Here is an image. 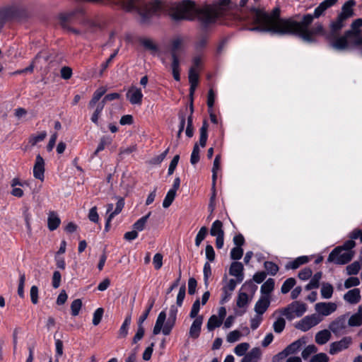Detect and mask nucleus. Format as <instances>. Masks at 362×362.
I'll return each instance as SVG.
<instances>
[{
  "mask_svg": "<svg viewBox=\"0 0 362 362\" xmlns=\"http://www.w3.org/2000/svg\"><path fill=\"white\" fill-rule=\"evenodd\" d=\"M106 88L105 87H100L98 88L93 93L91 100L89 101L88 107L89 109H93L97 103H98L100 98L106 93Z\"/></svg>",
  "mask_w": 362,
  "mask_h": 362,
  "instance_id": "nucleus-27",
  "label": "nucleus"
},
{
  "mask_svg": "<svg viewBox=\"0 0 362 362\" xmlns=\"http://www.w3.org/2000/svg\"><path fill=\"white\" fill-rule=\"evenodd\" d=\"M199 310H200V300H199V299H197L192 305V310L189 313V317L192 319L197 318V317H198V313L199 312Z\"/></svg>",
  "mask_w": 362,
  "mask_h": 362,
  "instance_id": "nucleus-61",
  "label": "nucleus"
},
{
  "mask_svg": "<svg viewBox=\"0 0 362 362\" xmlns=\"http://www.w3.org/2000/svg\"><path fill=\"white\" fill-rule=\"evenodd\" d=\"M249 346H249L248 343H246V342L240 343L235 346V348L234 349V352L238 356H244V355H245L246 351L249 349Z\"/></svg>",
  "mask_w": 362,
  "mask_h": 362,
  "instance_id": "nucleus-52",
  "label": "nucleus"
},
{
  "mask_svg": "<svg viewBox=\"0 0 362 362\" xmlns=\"http://www.w3.org/2000/svg\"><path fill=\"white\" fill-rule=\"evenodd\" d=\"M286 326V321L283 317H279L273 325L274 330L276 333L283 332Z\"/></svg>",
  "mask_w": 362,
  "mask_h": 362,
  "instance_id": "nucleus-51",
  "label": "nucleus"
},
{
  "mask_svg": "<svg viewBox=\"0 0 362 362\" xmlns=\"http://www.w3.org/2000/svg\"><path fill=\"white\" fill-rule=\"evenodd\" d=\"M306 311V305L300 301H294L286 307L282 314L286 316L288 320H292L294 317H301Z\"/></svg>",
  "mask_w": 362,
  "mask_h": 362,
  "instance_id": "nucleus-9",
  "label": "nucleus"
},
{
  "mask_svg": "<svg viewBox=\"0 0 362 362\" xmlns=\"http://www.w3.org/2000/svg\"><path fill=\"white\" fill-rule=\"evenodd\" d=\"M333 286L329 283H323L321 288V296L323 298L329 299L333 293Z\"/></svg>",
  "mask_w": 362,
  "mask_h": 362,
  "instance_id": "nucleus-38",
  "label": "nucleus"
},
{
  "mask_svg": "<svg viewBox=\"0 0 362 362\" xmlns=\"http://www.w3.org/2000/svg\"><path fill=\"white\" fill-rule=\"evenodd\" d=\"M309 258L307 256H301L298 258H296L295 260L290 262L288 264L286 265V269H298L300 265L306 264L308 262Z\"/></svg>",
  "mask_w": 362,
  "mask_h": 362,
  "instance_id": "nucleus-30",
  "label": "nucleus"
},
{
  "mask_svg": "<svg viewBox=\"0 0 362 362\" xmlns=\"http://www.w3.org/2000/svg\"><path fill=\"white\" fill-rule=\"evenodd\" d=\"M347 324L349 327H360L362 325V317L356 313L347 318Z\"/></svg>",
  "mask_w": 362,
  "mask_h": 362,
  "instance_id": "nucleus-39",
  "label": "nucleus"
},
{
  "mask_svg": "<svg viewBox=\"0 0 362 362\" xmlns=\"http://www.w3.org/2000/svg\"><path fill=\"white\" fill-rule=\"evenodd\" d=\"M151 215V212L149 211L146 215L139 218L137 221H136L133 225V228L136 231H142L146 226L148 219Z\"/></svg>",
  "mask_w": 362,
  "mask_h": 362,
  "instance_id": "nucleus-36",
  "label": "nucleus"
},
{
  "mask_svg": "<svg viewBox=\"0 0 362 362\" xmlns=\"http://www.w3.org/2000/svg\"><path fill=\"white\" fill-rule=\"evenodd\" d=\"M305 344L306 338L303 337L286 346V349L279 354V355L288 356L290 354H293L296 353L303 344Z\"/></svg>",
  "mask_w": 362,
  "mask_h": 362,
  "instance_id": "nucleus-16",
  "label": "nucleus"
},
{
  "mask_svg": "<svg viewBox=\"0 0 362 362\" xmlns=\"http://www.w3.org/2000/svg\"><path fill=\"white\" fill-rule=\"evenodd\" d=\"M154 303H155V299L154 298L151 299V300L148 308L145 310V312L143 313L142 315H141L139 317V320H138V324H143L144 322L147 319V317L149 315V313L151 312V309L153 307Z\"/></svg>",
  "mask_w": 362,
  "mask_h": 362,
  "instance_id": "nucleus-58",
  "label": "nucleus"
},
{
  "mask_svg": "<svg viewBox=\"0 0 362 362\" xmlns=\"http://www.w3.org/2000/svg\"><path fill=\"white\" fill-rule=\"evenodd\" d=\"M356 5L355 0H349L341 6V12L337 15L335 20L330 22L329 28L331 29V35H337L346 26V22L354 16V6Z\"/></svg>",
  "mask_w": 362,
  "mask_h": 362,
  "instance_id": "nucleus-3",
  "label": "nucleus"
},
{
  "mask_svg": "<svg viewBox=\"0 0 362 362\" xmlns=\"http://www.w3.org/2000/svg\"><path fill=\"white\" fill-rule=\"evenodd\" d=\"M169 152V148H168L165 151H164L162 153L158 156H156L149 160L148 163L152 165H159L166 157Z\"/></svg>",
  "mask_w": 362,
  "mask_h": 362,
  "instance_id": "nucleus-46",
  "label": "nucleus"
},
{
  "mask_svg": "<svg viewBox=\"0 0 362 362\" xmlns=\"http://www.w3.org/2000/svg\"><path fill=\"white\" fill-rule=\"evenodd\" d=\"M203 273H204V281L205 286L208 287V286H209L208 280H209V278L211 275V265L209 262H206L204 264Z\"/></svg>",
  "mask_w": 362,
  "mask_h": 362,
  "instance_id": "nucleus-56",
  "label": "nucleus"
},
{
  "mask_svg": "<svg viewBox=\"0 0 362 362\" xmlns=\"http://www.w3.org/2000/svg\"><path fill=\"white\" fill-rule=\"evenodd\" d=\"M261 355L259 348H253L250 352L245 355L241 362H257Z\"/></svg>",
  "mask_w": 362,
  "mask_h": 362,
  "instance_id": "nucleus-29",
  "label": "nucleus"
},
{
  "mask_svg": "<svg viewBox=\"0 0 362 362\" xmlns=\"http://www.w3.org/2000/svg\"><path fill=\"white\" fill-rule=\"evenodd\" d=\"M81 23L86 28L84 33H93L95 28L99 26L97 23L88 19L82 21Z\"/></svg>",
  "mask_w": 362,
  "mask_h": 362,
  "instance_id": "nucleus-41",
  "label": "nucleus"
},
{
  "mask_svg": "<svg viewBox=\"0 0 362 362\" xmlns=\"http://www.w3.org/2000/svg\"><path fill=\"white\" fill-rule=\"evenodd\" d=\"M139 42L146 49L152 52H157L158 49L157 45L151 39L141 38Z\"/></svg>",
  "mask_w": 362,
  "mask_h": 362,
  "instance_id": "nucleus-43",
  "label": "nucleus"
},
{
  "mask_svg": "<svg viewBox=\"0 0 362 362\" xmlns=\"http://www.w3.org/2000/svg\"><path fill=\"white\" fill-rule=\"evenodd\" d=\"M254 22L257 24L251 28V30H258L278 34L280 35H292L298 36L303 42L307 43H315L317 40L315 35H322L327 39H332L336 35H331L332 30L327 32L321 23H315L312 29H309L310 25H304L303 18L300 21L294 19L281 18V10L275 7L271 13H268L261 8H251Z\"/></svg>",
  "mask_w": 362,
  "mask_h": 362,
  "instance_id": "nucleus-1",
  "label": "nucleus"
},
{
  "mask_svg": "<svg viewBox=\"0 0 362 362\" xmlns=\"http://www.w3.org/2000/svg\"><path fill=\"white\" fill-rule=\"evenodd\" d=\"M220 160H221V156L217 155L214 160L213 168H212L213 187H214V186L216 185V178H217V170L219 168Z\"/></svg>",
  "mask_w": 362,
  "mask_h": 362,
  "instance_id": "nucleus-42",
  "label": "nucleus"
},
{
  "mask_svg": "<svg viewBox=\"0 0 362 362\" xmlns=\"http://www.w3.org/2000/svg\"><path fill=\"white\" fill-rule=\"evenodd\" d=\"M339 0H324L314 10L313 14H305L303 16L304 25H311L315 18H319L325 15L327 10L334 6Z\"/></svg>",
  "mask_w": 362,
  "mask_h": 362,
  "instance_id": "nucleus-5",
  "label": "nucleus"
},
{
  "mask_svg": "<svg viewBox=\"0 0 362 362\" xmlns=\"http://www.w3.org/2000/svg\"><path fill=\"white\" fill-rule=\"evenodd\" d=\"M361 27H362V18H357L351 23L350 29L346 30L345 32H349V33L350 32L351 34L349 35V36L351 38H355L361 34Z\"/></svg>",
  "mask_w": 362,
  "mask_h": 362,
  "instance_id": "nucleus-25",
  "label": "nucleus"
},
{
  "mask_svg": "<svg viewBox=\"0 0 362 362\" xmlns=\"http://www.w3.org/2000/svg\"><path fill=\"white\" fill-rule=\"evenodd\" d=\"M189 83H198L199 82V74L197 70H195L194 67H190L189 70Z\"/></svg>",
  "mask_w": 362,
  "mask_h": 362,
  "instance_id": "nucleus-60",
  "label": "nucleus"
},
{
  "mask_svg": "<svg viewBox=\"0 0 362 362\" xmlns=\"http://www.w3.org/2000/svg\"><path fill=\"white\" fill-rule=\"evenodd\" d=\"M248 301L247 294L244 292H240L238 294L236 304L238 308H243L247 305Z\"/></svg>",
  "mask_w": 362,
  "mask_h": 362,
  "instance_id": "nucleus-54",
  "label": "nucleus"
},
{
  "mask_svg": "<svg viewBox=\"0 0 362 362\" xmlns=\"http://www.w3.org/2000/svg\"><path fill=\"white\" fill-rule=\"evenodd\" d=\"M45 160L40 155H37L35 163L33 167V176L41 181L45 177Z\"/></svg>",
  "mask_w": 362,
  "mask_h": 362,
  "instance_id": "nucleus-14",
  "label": "nucleus"
},
{
  "mask_svg": "<svg viewBox=\"0 0 362 362\" xmlns=\"http://www.w3.org/2000/svg\"><path fill=\"white\" fill-rule=\"evenodd\" d=\"M243 265L241 262L235 261L231 263L229 274L231 276H235L237 278V281L241 282L243 280L244 274H243Z\"/></svg>",
  "mask_w": 362,
  "mask_h": 362,
  "instance_id": "nucleus-18",
  "label": "nucleus"
},
{
  "mask_svg": "<svg viewBox=\"0 0 362 362\" xmlns=\"http://www.w3.org/2000/svg\"><path fill=\"white\" fill-rule=\"evenodd\" d=\"M176 192L174 190H169L163 202V208H168L173 202Z\"/></svg>",
  "mask_w": 362,
  "mask_h": 362,
  "instance_id": "nucleus-44",
  "label": "nucleus"
},
{
  "mask_svg": "<svg viewBox=\"0 0 362 362\" xmlns=\"http://www.w3.org/2000/svg\"><path fill=\"white\" fill-rule=\"evenodd\" d=\"M115 198L117 200L116 204V207L114 211L111 212L110 214H112V216L119 214L124 206V199L123 197L115 196Z\"/></svg>",
  "mask_w": 362,
  "mask_h": 362,
  "instance_id": "nucleus-48",
  "label": "nucleus"
},
{
  "mask_svg": "<svg viewBox=\"0 0 362 362\" xmlns=\"http://www.w3.org/2000/svg\"><path fill=\"white\" fill-rule=\"evenodd\" d=\"M208 122L206 120L203 122L202 126L200 128V138H199V144L202 147H205L206 144V141L208 138L207 129H208Z\"/></svg>",
  "mask_w": 362,
  "mask_h": 362,
  "instance_id": "nucleus-34",
  "label": "nucleus"
},
{
  "mask_svg": "<svg viewBox=\"0 0 362 362\" xmlns=\"http://www.w3.org/2000/svg\"><path fill=\"white\" fill-rule=\"evenodd\" d=\"M61 220L54 211H51L49 214L47 218V227L49 230L53 231L56 230L60 225Z\"/></svg>",
  "mask_w": 362,
  "mask_h": 362,
  "instance_id": "nucleus-28",
  "label": "nucleus"
},
{
  "mask_svg": "<svg viewBox=\"0 0 362 362\" xmlns=\"http://www.w3.org/2000/svg\"><path fill=\"white\" fill-rule=\"evenodd\" d=\"M104 309L102 308H98L93 313V324L96 326L100 324L103 318Z\"/></svg>",
  "mask_w": 362,
  "mask_h": 362,
  "instance_id": "nucleus-57",
  "label": "nucleus"
},
{
  "mask_svg": "<svg viewBox=\"0 0 362 362\" xmlns=\"http://www.w3.org/2000/svg\"><path fill=\"white\" fill-rule=\"evenodd\" d=\"M361 292L359 288L349 290L344 295V300L350 304H356L361 300Z\"/></svg>",
  "mask_w": 362,
  "mask_h": 362,
  "instance_id": "nucleus-21",
  "label": "nucleus"
},
{
  "mask_svg": "<svg viewBox=\"0 0 362 362\" xmlns=\"http://www.w3.org/2000/svg\"><path fill=\"white\" fill-rule=\"evenodd\" d=\"M15 13L16 10L13 7H6L0 9V28H3L7 21L13 18Z\"/></svg>",
  "mask_w": 362,
  "mask_h": 362,
  "instance_id": "nucleus-22",
  "label": "nucleus"
},
{
  "mask_svg": "<svg viewBox=\"0 0 362 362\" xmlns=\"http://www.w3.org/2000/svg\"><path fill=\"white\" fill-rule=\"evenodd\" d=\"M296 284V281L294 278L291 277L287 279L281 286V292L284 294L288 293Z\"/></svg>",
  "mask_w": 362,
  "mask_h": 362,
  "instance_id": "nucleus-40",
  "label": "nucleus"
},
{
  "mask_svg": "<svg viewBox=\"0 0 362 362\" xmlns=\"http://www.w3.org/2000/svg\"><path fill=\"white\" fill-rule=\"evenodd\" d=\"M182 40L180 37L175 38L172 40L170 55L172 58L171 69L173 78L175 81L180 80V60L177 56V52L182 47Z\"/></svg>",
  "mask_w": 362,
  "mask_h": 362,
  "instance_id": "nucleus-6",
  "label": "nucleus"
},
{
  "mask_svg": "<svg viewBox=\"0 0 362 362\" xmlns=\"http://www.w3.org/2000/svg\"><path fill=\"white\" fill-rule=\"evenodd\" d=\"M166 319V313L165 311H162L159 313L155 326L153 329V333L155 335L158 334L161 330L164 335L167 336L169 335L171 332V329L167 328L166 327L163 326L165 321Z\"/></svg>",
  "mask_w": 362,
  "mask_h": 362,
  "instance_id": "nucleus-13",
  "label": "nucleus"
},
{
  "mask_svg": "<svg viewBox=\"0 0 362 362\" xmlns=\"http://www.w3.org/2000/svg\"><path fill=\"white\" fill-rule=\"evenodd\" d=\"M329 357L325 353H320L314 355L310 362H328Z\"/></svg>",
  "mask_w": 362,
  "mask_h": 362,
  "instance_id": "nucleus-64",
  "label": "nucleus"
},
{
  "mask_svg": "<svg viewBox=\"0 0 362 362\" xmlns=\"http://www.w3.org/2000/svg\"><path fill=\"white\" fill-rule=\"evenodd\" d=\"M331 331L328 329H322L316 333L315 337V342L319 345L325 344L332 337Z\"/></svg>",
  "mask_w": 362,
  "mask_h": 362,
  "instance_id": "nucleus-23",
  "label": "nucleus"
},
{
  "mask_svg": "<svg viewBox=\"0 0 362 362\" xmlns=\"http://www.w3.org/2000/svg\"><path fill=\"white\" fill-rule=\"evenodd\" d=\"M127 98L132 105H141L143 94L141 89L132 86L128 90L127 93Z\"/></svg>",
  "mask_w": 362,
  "mask_h": 362,
  "instance_id": "nucleus-17",
  "label": "nucleus"
},
{
  "mask_svg": "<svg viewBox=\"0 0 362 362\" xmlns=\"http://www.w3.org/2000/svg\"><path fill=\"white\" fill-rule=\"evenodd\" d=\"M230 0H218L213 4H206L196 10L197 21L204 29L216 23L222 15L221 6H226Z\"/></svg>",
  "mask_w": 362,
  "mask_h": 362,
  "instance_id": "nucleus-2",
  "label": "nucleus"
},
{
  "mask_svg": "<svg viewBox=\"0 0 362 362\" xmlns=\"http://www.w3.org/2000/svg\"><path fill=\"white\" fill-rule=\"evenodd\" d=\"M24 184L25 182H21L18 178H13L11 182V187H12L11 194L16 197H22L24 194L23 191L21 188L17 187V186L23 187Z\"/></svg>",
  "mask_w": 362,
  "mask_h": 362,
  "instance_id": "nucleus-24",
  "label": "nucleus"
},
{
  "mask_svg": "<svg viewBox=\"0 0 362 362\" xmlns=\"http://www.w3.org/2000/svg\"><path fill=\"white\" fill-rule=\"evenodd\" d=\"M47 136L45 131L41 132L37 134H31L28 138V145L25 147V150H28L29 146L33 147L36 146L39 142L42 141Z\"/></svg>",
  "mask_w": 362,
  "mask_h": 362,
  "instance_id": "nucleus-26",
  "label": "nucleus"
},
{
  "mask_svg": "<svg viewBox=\"0 0 362 362\" xmlns=\"http://www.w3.org/2000/svg\"><path fill=\"white\" fill-rule=\"evenodd\" d=\"M240 337H241L240 332L238 330H234V331L230 332L227 335V341L229 343H233V342L238 341L240 339Z\"/></svg>",
  "mask_w": 362,
  "mask_h": 362,
  "instance_id": "nucleus-63",
  "label": "nucleus"
},
{
  "mask_svg": "<svg viewBox=\"0 0 362 362\" xmlns=\"http://www.w3.org/2000/svg\"><path fill=\"white\" fill-rule=\"evenodd\" d=\"M341 247L334 248L329 255L327 261L333 262L337 264H345L349 262L353 257V252L346 251L342 252Z\"/></svg>",
  "mask_w": 362,
  "mask_h": 362,
  "instance_id": "nucleus-8",
  "label": "nucleus"
},
{
  "mask_svg": "<svg viewBox=\"0 0 362 362\" xmlns=\"http://www.w3.org/2000/svg\"><path fill=\"white\" fill-rule=\"evenodd\" d=\"M243 250L240 247H235L231 250L230 258L233 260H238L242 258Z\"/></svg>",
  "mask_w": 362,
  "mask_h": 362,
  "instance_id": "nucleus-59",
  "label": "nucleus"
},
{
  "mask_svg": "<svg viewBox=\"0 0 362 362\" xmlns=\"http://www.w3.org/2000/svg\"><path fill=\"white\" fill-rule=\"evenodd\" d=\"M104 107H105L104 101H101V100H100V102L97 103L95 105V106L94 107L95 110L92 114L90 119H91V122L93 123H94L95 124H98V119L100 117V113L102 112V111L104 109Z\"/></svg>",
  "mask_w": 362,
  "mask_h": 362,
  "instance_id": "nucleus-33",
  "label": "nucleus"
},
{
  "mask_svg": "<svg viewBox=\"0 0 362 362\" xmlns=\"http://www.w3.org/2000/svg\"><path fill=\"white\" fill-rule=\"evenodd\" d=\"M349 313L339 315L332 320L328 326L329 329L336 337L345 334L348 332L347 317Z\"/></svg>",
  "mask_w": 362,
  "mask_h": 362,
  "instance_id": "nucleus-7",
  "label": "nucleus"
},
{
  "mask_svg": "<svg viewBox=\"0 0 362 362\" xmlns=\"http://www.w3.org/2000/svg\"><path fill=\"white\" fill-rule=\"evenodd\" d=\"M360 284V280L358 277H349L344 281V287L349 288L354 286H357Z\"/></svg>",
  "mask_w": 362,
  "mask_h": 362,
  "instance_id": "nucleus-62",
  "label": "nucleus"
},
{
  "mask_svg": "<svg viewBox=\"0 0 362 362\" xmlns=\"http://www.w3.org/2000/svg\"><path fill=\"white\" fill-rule=\"evenodd\" d=\"M223 323V321L218 317L216 315H212L207 322V329L209 331H212L216 327H219Z\"/></svg>",
  "mask_w": 362,
  "mask_h": 362,
  "instance_id": "nucleus-37",
  "label": "nucleus"
},
{
  "mask_svg": "<svg viewBox=\"0 0 362 362\" xmlns=\"http://www.w3.org/2000/svg\"><path fill=\"white\" fill-rule=\"evenodd\" d=\"M198 8L196 7L194 2L185 1L179 8L171 12L170 16L176 21L181 20L192 21L195 18L197 19L196 10Z\"/></svg>",
  "mask_w": 362,
  "mask_h": 362,
  "instance_id": "nucleus-4",
  "label": "nucleus"
},
{
  "mask_svg": "<svg viewBox=\"0 0 362 362\" xmlns=\"http://www.w3.org/2000/svg\"><path fill=\"white\" fill-rule=\"evenodd\" d=\"M339 33H338L332 39H327L329 42V46L337 51H344L348 49L349 42L348 40L351 37L349 36L351 33L344 32L343 35L339 36Z\"/></svg>",
  "mask_w": 362,
  "mask_h": 362,
  "instance_id": "nucleus-10",
  "label": "nucleus"
},
{
  "mask_svg": "<svg viewBox=\"0 0 362 362\" xmlns=\"http://www.w3.org/2000/svg\"><path fill=\"white\" fill-rule=\"evenodd\" d=\"M346 273L348 275H355L359 272L360 264L358 262H354L346 267Z\"/></svg>",
  "mask_w": 362,
  "mask_h": 362,
  "instance_id": "nucleus-55",
  "label": "nucleus"
},
{
  "mask_svg": "<svg viewBox=\"0 0 362 362\" xmlns=\"http://www.w3.org/2000/svg\"><path fill=\"white\" fill-rule=\"evenodd\" d=\"M199 148L198 144L196 143L194 145L193 150L190 157V163L192 165L197 164L199 161Z\"/></svg>",
  "mask_w": 362,
  "mask_h": 362,
  "instance_id": "nucleus-53",
  "label": "nucleus"
},
{
  "mask_svg": "<svg viewBox=\"0 0 362 362\" xmlns=\"http://www.w3.org/2000/svg\"><path fill=\"white\" fill-rule=\"evenodd\" d=\"M274 280L272 278L268 279L261 286V293L262 296H269V294L274 288Z\"/></svg>",
  "mask_w": 362,
  "mask_h": 362,
  "instance_id": "nucleus-31",
  "label": "nucleus"
},
{
  "mask_svg": "<svg viewBox=\"0 0 362 362\" xmlns=\"http://www.w3.org/2000/svg\"><path fill=\"white\" fill-rule=\"evenodd\" d=\"M315 309L319 314L327 316L337 310V305L334 303H317Z\"/></svg>",
  "mask_w": 362,
  "mask_h": 362,
  "instance_id": "nucleus-15",
  "label": "nucleus"
},
{
  "mask_svg": "<svg viewBox=\"0 0 362 362\" xmlns=\"http://www.w3.org/2000/svg\"><path fill=\"white\" fill-rule=\"evenodd\" d=\"M270 305V297L267 296H262L257 301L255 305V311L258 315H263Z\"/></svg>",
  "mask_w": 362,
  "mask_h": 362,
  "instance_id": "nucleus-19",
  "label": "nucleus"
},
{
  "mask_svg": "<svg viewBox=\"0 0 362 362\" xmlns=\"http://www.w3.org/2000/svg\"><path fill=\"white\" fill-rule=\"evenodd\" d=\"M132 322V316L131 315H128L122 325L119 331V337L125 338L128 334L129 326L130 325Z\"/></svg>",
  "mask_w": 362,
  "mask_h": 362,
  "instance_id": "nucleus-35",
  "label": "nucleus"
},
{
  "mask_svg": "<svg viewBox=\"0 0 362 362\" xmlns=\"http://www.w3.org/2000/svg\"><path fill=\"white\" fill-rule=\"evenodd\" d=\"M81 307V300L79 298L74 300L71 305V315L73 316H77L79 314Z\"/></svg>",
  "mask_w": 362,
  "mask_h": 362,
  "instance_id": "nucleus-50",
  "label": "nucleus"
},
{
  "mask_svg": "<svg viewBox=\"0 0 362 362\" xmlns=\"http://www.w3.org/2000/svg\"><path fill=\"white\" fill-rule=\"evenodd\" d=\"M203 319L202 315H199L194 319L189 328V336L190 337L197 339L199 337Z\"/></svg>",
  "mask_w": 362,
  "mask_h": 362,
  "instance_id": "nucleus-20",
  "label": "nucleus"
},
{
  "mask_svg": "<svg viewBox=\"0 0 362 362\" xmlns=\"http://www.w3.org/2000/svg\"><path fill=\"white\" fill-rule=\"evenodd\" d=\"M207 232L208 229L206 226H202L200 228L195 238V245L197 247H199L201 243L204 240L207 235Z\"/></svg>",
  "mask_w": 362,
  "mask_h": 362,
  "instance_id": "nucleus-45",
  "label": "nucleus"
},
{
  "mask_svg": "<svg viewBox=\"0 0 362 362\" xmlns=\"http://www.w3.org/2000/svg\"><path fill=\"white\" fill-rule=\"evenodd\" d=\"M210 234L212 236L224 235L223 223L221 221L216 220L212 223Z\"/></svg>",
  "mask_w": 362,
  "mask_h": 362,
  "instance_id": "nucleus-32",
  "label": "nucleus"
},
{
  "mask_svg": "<svg viewBox=\"0 0 362 362\" xmlns=\"http://www.w3.org/2000/svg\"><path fill=\"white\" fill-rule=\"evenodd\" d=\"M317 351V348L314 344H310L306 346L302 351L301 356L303 359H307L311 354H315Z\"/></svg>",
  "mask_w": 362,
  "mask_h": 362,
  "instance_id": "nucleus-47",
  "label": "nucleus"
},
{
  "mask_svg": "<svg viewBox=\"0 0 362 362\" xmlns=\"http://www.w3.org/2000/svg\"><path fill=\"white\" fill-rule=\"evenodd\" d=\"M322 320L319 315L313 314L308 315L300 320L296 325V328L303 332H307L314 326L318 325Z\"/></svg>",
  "mask_w": 362,
  "mask_h": 362,
  "instance_id": "nucleus-11",
  "label": "nucleus"
},
{
  "mask_svg": "<svg viewBox=\"0 0 362 362\" xmlns=\"http://www.w3.org/2000/svg\"><path fill=\"white\" fill-rule=\"evenodd\" d=\"M264 266L268 274L272 276L276 275L279 271V267L272 262L267 261L264 262Z\"/></svg>",
  "mask_w": 362,
  "mask_h": 362,
  "instance_id": "nucleus-49",
  "label": "nucleus"
},
{
  "mask_svg": "<svg viewBox=\"0 0 362 362\" xmlns=\"http://www.w3.org/2000/svg\"><path fill=\"white\" fill-rule=\"evenodd\" d=\"M352 343L353 339L351 337H344L339 341H336L330 344L329 353L331 355L337 354L339 352L349 349Z\"/></svg>",
  "mask_w": 362,
  "mask_h": 362,
  "instance_id": "nucleus-12",
  "label": "nucleus"
}]
</instances>
